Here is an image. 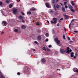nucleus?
I'll list each match as a JSON object with an SVG mask.
<instances>
[{
  "mask_svg": "<svg viewBox=\"0 0 78 78\" xmlns=\"http://www.w3.org/2000/svg\"><path fill=\"white\" fill-rule=\"evenodd\" d=\"M36 10V9L34 8V7H32L31 9L30 10V11H32V12H33L34 11V10Z\"/></svg>",
  "mask_w": 78,
  "mask_h": 78,
  "instance_id": "10",
  "label": "nucleus"
},
{
  "mask_svg": "<svg viewBox=\"0 0 78 78\" xmlns=\"http://www.w3.org/2000/svg\"><path fill=\"white\" fill-rule=\"evenodd\" d=\"M21 13H22V14L23 15H25L24 13L23 12H21Z\"/></svg>",
  "mask_w": 78,
  "mask_h": 78,
  "instance_id": "46",
  "label": "nucleus"
},
{
  "mask_svg": "<svg viewBox=\"0 0 78 78\" xmlns=\"http://www.w3.org/2000/svg\"><path fill=\"white\" fill-rule=\"evenodd\" d=\"M2 2H0V6H2Z\"/></svg>",
  "mask_w": 78,
  "mask_h": 78,
  "instance_id": "30",
  "label": "nucleus"
},
{
  "mask_svg": "<svg viewBox=\"0 0 78 78\" xmlns=\"http://www.w3.org/2000/svg\"><path fill=\"white\" fill-rule=\"evenodd\" d=\"M12 5H9V8H12Z\"/></svg>",
  "mask_w": 78,
  "mask_h": 78,
  "instance_id": "28",
  "label": "nucleus"
},
{
  "mask_svg": "<svg viewBox=\"0 0 78 78\" xmlns=\"http://www.w3.org/2000/svg\"><path fill=\"white\" fill-rule=\"evenodd\" d=\"M37 39H38L39 40H41V36H38L37 37Z\"/></svg>",
  "mask_w": 78,
  "mask_h": 78,
  "instance_id": "16",
  "label": "nucleus"
},
{
  "mask_svg": "<svg viewBox=\"0 0 78 78\" xmlns=\"http://www.w3.org/2000/svg\"><path fill=\"white\" fill-rule=\"evenodd\" d=\"M0 78H5V76H1Z\"/></svg>",
  "mask_w": 78,
  "mask_h": 78,
  "instance_id": "25",
  "label": "nucleus"
},
{
  "mask_svg": "<svg viewBox=\"0 0 78 78\" xmlns=\"http://www.w3.org/2000/svg\"><path fill=\"white\" fill-rule=\"evenodd\" d=\"M48 47L50 48H51L52 47V45H49V46H48Z\"/></svg>",
  "mask_w": 78,
  "mask_h": 78,
  "instance_id": "36",
  "label": "nucleus"
},
{
  "mask_svg": "<svg viewBox=\"0 0 78 78\" xmlns=\"http://www.w3.org/2000/svg\"><path fill=\"white\" fill-rule=\"evenodd\" d=\"M64 29L65 31V32H66V27H64Z\"/></svg>",
  "mask_w": 78,
  "mask_h": 78,
  "instance_id": "41",
  "label": "nucleus"
},
{
  "mask_svg": "<svg viewBox=\"0 0 78 78\" xmlns=\"http://www.w3.org/2000/svg\"><path fill=\"white\" fill-rule=\"evenodd\" d=\"M71 4H72V5H73V6L75 4L73 1H72L71 2Z\"/></svg>",
  "mask_w": 78,
  "mask_h": 78,
  "instance_id": "19",
  "label": "nucleus"
},
{
  "mask_svg": "<svg viewBox=\"0 0 78 78\" xmlns=\"http://www.w3.org/2000/svg\"><path fill=\"white\" fill-rule=\"evenodd\" d=\"M34 43H35L36 44H38L37 42V41H34Z\"/></svg>",
  "mask_w": 78,
  "mask_h": 78,
  "instance_id": "40",
  "label": "nucleus"
},
{
  "mask_svg": "<svg viewBox=\"0 0 78 78\" xmlns=\"http://www.w3.org/2000/svg\"><path fill=\"white\" fill-rule=\"evenodd\" d=\"M60 52L62 54H64L65 52H66V51H65L64 49H60Z\"/></svg>",
  "mask_w": 78,
  "mask_h": 78,
  "instance_id": "4",
  "label": "nucleus"
},
{
  "mask_svg": "<svg viewBox=\"0 0 78 78\" xmlns=\"http://www.w3.org/2000/svg\"><path fill=\"white\" fill-rule=\"evenodd\" d=\"M37 32L38 33H40L41 32V30H37Z\"/></svg>",
  "mask_w": 78,
  "mask_h": 78,
  "instance_id": "27",
  "label": "nucleus"
},
{
  "mask_svg": "<svg viewBox=\"0 0 78 78\" xmlns=\"http://www.w3.org/2000/svg\"><path fill=\"white\" fill-rule=\"evenodd\" d=\"M63 37L64 39H66V37L65 35H63Z\"/></svg>",
  "mask_w": 78,
  "mask_h": 78,
  "instance_id": "44",
  "label": "nucleus"
},
{
  "mask_svg": "<svg viewBox=\"0 0 78 78\" xmlns=\"http://www.w3.org/2000/svg\"><path fill=\"white\" fill-rule=\"evenodd\" d=\"M65 7L66 8H67L68 6L67 5H65Z\"/></svg>",
  "mask_w": 78,
  "mask_h": 78,
  "instance_id": "57",
  "label": "nucleus"
},
{
  "mask_svg": "<svg viewBox=\"0 0 78 78\" xmlns=\"http://www.w3.org/2000/svg\"><path fill=\"white\" fill-rule=\"evenodd\" d=\"M36 25H40V24L39 23H36Z\"/></svg>",
  "mask_w": 78,
  "mask_h": 78,
  "instance_id": "35",
  "label": "nucleus"
},
{
  "mask_svg": "<svg viewBox=\"0 0 78 78\" xmlns=\"http://www.w3.org/2000/svg\"><path fill=\"white\" fill-rule=\"evenodd\" d=\"M24 71L25 72L27 73H29V67L27 66L25 67Z\"/></svg>",
  "mask_w": 78,
  "mask_h": 78,
  "instance_id": "1",
  "label": "nucleus"
},
{
  "mask_svg": "<svg viewBox=\"0 0 78 78\" xmlns=\"http://www.w3.org/2000/svg\"><path fill=\"white\" fill-rule=\"evenodd\" d=\"M57 27H59V23H58L57 24Z\"/></svg>",
  "mask_w": 78,
  "mask_h": 78,
  "instance_id": "49",
  "label": "nucleus"
},
{
  "mask_svg": "<svg viewBox=\"0 0 78 78\" xmlns=\"http://www.w3.org/2000/svg\"><path fill=\"white\" fill-rule=\"evenodd\" d=\"M31 14V12L30 11H29V12H27V14L29 16H30Z\"/></svg>",
  "mask_w": 78,
  "mask_h": 78,
  "instance_id": "17",
  "label": "nucleus"
},
{
  "mask_svg": "<svg viewBox=\"0 0 78 78\" xmlns=\"http://www.w3.org/2000/svg\"><path fill=\"white\" fill-rule=\"evenodd\" d=\"M65 17V20H68V16L66 15V14H64L63 15Z\"/></svg>",
  "mask_w": 78,
  "mask_h": 78,
  "instance_id": "7",
  "label": "nucleus"
},
{
  "mask_svg": "<svg viewBox=\"0 0 78 78\" xmlns=\"http://www.w3.org/2000/svg\"><path fill=\"white\" fill-rule=\"evenodd\" d=\"M46 50H47V51H50V49H48V48H47V49H46Z\"/></svg>",
  "mask_w": 78,
  "mask_h": 78,
  "instance_id": "38",
  "label": "nucleus"
},
{
  "mask_svg": "<svg viewBox=\"0 0 78 78\" xmlns=\"http://www.w3.org/2000/svg\"><path fill=\"white\" fill-rule=\"evenodd\" d=\"M59 1V0H56V2H58Z\"/></svg>",
  "mask_w": 78,
  "mask_h": 78,
  "instance_id": "64",
  "label": "nucleus"
},
{
  "mask_svg": "<svg viewBox=\"0 0 78 78\" xmlns=\"http://www.w3.org/2000/svg\"><path fill=\"white\" fill-rule=\"evenodd\" d=\"M73 58H75V59L76 58V56H74V57H73Z\"/></svg>",
  "mask_w": 78,
  "mask_h": 78,
  "instance_id": "56",
  "label": "nucleus"
},
{
  "mask_svg": "<svg viewBox=\"0 0 78 78\" xmlns=\"http://www.w3.org/2000/svg\"><path fill=\"white\" fill-rule=\"evenodd\" d=\"M73 41H70L69 42V43H73Z\"/></svg>",
  "mask_w": 78,
  "mask_h": 78,
  "instance_id": "59",
  "label": "nucleus"
},
{
  "mask_svg": "<svg viewBox=\"0 0 78 78\" xmlns=\"http://www.w3.org/2000/svg\"><path fill=\"white\" fill-rule=\"evenodd\" d=\"M74 20V19L72 20L71 21V23H72V22H73V21Z\"/></svg>",
  "mask_w": 78,
  "mask_h": 78,
  "instance_id": "50",
  "label": "nucleus"
},
{
  "mask_svg": "<svg viewBox=\"0 0 78 78\" xmlns=\"http://www.w3.org/2000/svg\"><path fill=\"white\" fill-rule=\"evenodd\" d=\"M18 18L20 19H22L23 18V17L22 16H19Z\"/></svg>",
  "mask_w": 78,
  "mask_h": 78,
  "instance_id": "18",
  "label": "nucleus"
},
{
  "mask_svg": "<svg viewBox=\"0 0 78 78\" xmlns=\"http://www.w3.org/2000/svg\"><path fill=\"white\" fill-rule=\"evenodd\" d=\"M67 2H64V5H67Z\"/></svg>",
  "mask_w": 78,
  "mask_h": 78,
  "instance_id": "31",
  "label": "nucleus"
},
{
  "mask_svg": "<svg viewBox=\"0 0 78 78\" xmlns=\"http://www.w3.org/2000/svg\"><path fill=\"white\" fill-rule=\"evenodd\" d=\"M72 50L71 49H70L69 50H68L66 51V53L67 54H69V52H71Z\"/></svg>",
  "mask_w": 78,
  "mask_h": 78,
  "instance_id": "11",
  "label": "nucleus"
},
{
  "mask_svg": "<svg viewBox=\"0 0 78 78\" xmlns=\"http://www.w3.org/2000/svg\"><path fill=\"white\" fill-rule=\"evenodd\" d=\"M56 7L57 9H59L60 8L58 4L56 5Z\"/></svg>",
  "mask_w": 78,
  "mask_h": 78,
  "instance_id": "21",
  "label": "nucleus"
},
{
  "mask_svg": "<svg viewBox=\"0 0 78 78\" xmlns=\"http://www.w3.org/2000/svg\"><path fill=\"white\" fill-rule=\"evenodd\" d=\"M17 10L16 9H13L12 10L14 14H16L17 12Z\"/></svg>",
  "mask_w": 78,
  "mask_h": 78,
  "instance_id": "2",
  "label": "nucleus"
},
{
  "mask_svg": "<svg viewBox=\"0 0 78 78\" xmlns=\"http://www.w3.org/2000/svg\"><path fill=\"white\" fill-rule=\"evenodd\" d=\"M57 70H59V71L60 70V69H57Z\"/></svg>",
  "mask_w": 78,
  "mask_h": 78,
  "instance_id": "62",
  "label": "nucleus"
},
{
  "mask_svg": "<svg viewBox=\"0 0 78 78\" xmlns=\"http://www.w3.org/2000/svg\"><path fill=\"white\" fill-rule=\"evenodd\" d=\"M20 1V0H17V2H19Z\"/></svg>",
  "mask_w": 78,
  "mask_h": 78,
  "instance_id": "55",
  "label": "nucleus"
},
{
  "mask_svg": "<svg viewBox=\"0 0 78 78\" xmlns=\"http://www.w3.org/2000/svg\"><path fill=\"white\" fill-rule=\"evenodd\" d=\"M58 14V13L57 12H56L55 13V15H56Z\"/></svg>",
  "mask_w": 78,
  "mask_h": 78,
  "instance_id": "54",
  "label": "nucleus"
},
{
  "mask_svg": "<svg viewBox=\"0 0 78 78\" xmlns=\"http://www.w3.org/2000/svg\"><path fill=\"white\" fill-rule=\"evenodd\" d=\"M17 75H19V76L20 75V72H18V73H17Z\"/></svg>",
  "mask_w": 78,
  "mask_h": 78,
  "instance_id": "42",
  "label": "nucleus"
},
{
  "mask_svg": "<svg viewBox=\"0 0 78 78\" xmlns=\"http://www.w3.org/2000/svg\"><path fill=\"white\" fill-rule=\"evenodd\" d=\"M6 2L7 3H9V1L8 0H6Z\"/></svg>",
  "mask_w": 78,
  "mask_h": 78,
  "instance_id": "45",
  "label": "nucleus"
},
{
  "mask_svg": "<svg viewBox=\"0 0 78 78\" xmlns=\"http://www.w3.org/2000/svg\"><path fill=\"white\" fill-rule=\"evenodd\" d=\"M22 22H23V23H24L25 22V21L24 20L22 19Z\"/></svg>",
  "mask_w": 78,
  "mask_h": 78,
  "instance_id": "43",
  "label": "nucleus"
},
{
  "mask_svg": "<svg viewBox=\"0 0 78 78\" xmlns=\"http://www.w3.org/2000/svg\"><path fill=\"white\" fill-rule=\"evenodd\" d=\"M2 24H4V25H5V26H6L7 23L5 21H4L2 22Z\"/></svg>",
  "mask_w": 78,
  "mask_h": 78,
  "instance_id": "9",
  "label": "nucleus"
},
{
  "mask_svg": "<svg viewBox=\"0 0 78 78\" xmlns=\"http://www.w3.org/2000/svg\"><path fill=\"white\" fill-rule=\"evenodd\" d=\"M63 20V18H61L60 19V20Z\"/></svg>",
  "mask_w": 78,
  "mask_h": 78,
  "instance_id": "53",
  "label": "nucleus"
},
{
  "mask_svg": "<svg viewBox=\"0 0 78 78\" xmlns=\"http://www.w3.org/2000/svg\"><path fill=\"white\" fill-rule=\"evenodd\" d=\"M68 39L70 41V38H69V37H68Z\"/></svg>",
  "mask_w": 78,
  "mask_h": 78,
  "instance_id": "51",
  "label": "nucleus"
},
{
  "mask_svg": "<svg viewBox=\"0 0 78 78\" xmlns=\"http://www.w3.org/2000/svg\"><path fill=\"white\" fill-rule=\"evenodd\" d=\"M53 20L54 21L55 24L57 22V19L55 18H53Z\"/></svg>",
  "mask_w": 78,
  "mask_h": 78,
  "instance_id": "6",
  "label": "nucleus"
},
{
  "mask_svg": "<svg viewBox=\"0 0 78 78\" xmlns=\"http://www.w3.org/2000/svg\"><path fill=\"white\" fill-rule=\"evenodd\" d=\"M50 12L53 13L54 12V11L53 10H51L50 11Z\"/></svg>",
  "mask_w": 78,
  "mask_h": 78,
  "instance_id": "39",
  "label": "nucleus"
},
{
  "mask_svg": "<svg viewBox=\"0 0 78 78\" xmlns=\"http://www.w3.org/2000/svg\"><path fill=\"white\" fill-rule=\"evenodd\" d=\"M78 55L77 54V53H75V56H77Z\"/></svg>",
  "mask_w": 78,
  "mask_h": 78,
  "instance_id": "48",
  "label": "nucleus"
},
{
  "mask_svg": "<svg viewBox=\"0 0 78 78\" xmlns=\"http://www.w3.org/2000/svg\"><path fill=\"white\" fill-rule=\"evenodd\" d=\"M26 27L24 25H23L21 27V28L23 29H25L26 28Z\"/></svg>",
  "mask_w": 78,
  "mask_h": 78,
  "instance_id": "14",
  "label": "nucleus"
},
{
  "mask_svg": "<svg viewBox=\"0 0 78 78\" xmlns=\"http://www.w3.org/2000/svg\"><path fill=\"white\" fill-rule=\"evenodd\" d=\"M45 5L47 8H51V6H50V5H49L48 3V2L46 3Z\"/></svg>",
  "mask_w": 78,
  "mask_h": 78,
  "instance_id": "3",
  "label": "nucleus"
},
{
  "mask_svg": "<svg viewBox=\"0 0 78 78\" xmlns=\"http://www.w3.org/2000/svg\"><path fill=\"white\" fill-rule=\"evenodd\" d=\"M48 38H47L45 40L46 42H48Z\"/></svg>",
  "mask_w": 78,
  "mask_h": 78,
  "instance_id": "33",
  "label": "nucleus"
},
{
  "mask_svg": "<svg viewBox=\"0 0 78 78\" xmlns=\"http://www.w3.org/2000/svg\"><path fill=\"white\" fill-rule=\"evenodd\" d=\"M69 49H70V48H69V47H67V50H69Z\"/></svg>",
  "mask_w": 78,
  "mask_h": 78,
  "instance_id": "47",
  "label": "nucleus"
},
{
  "mask_svg": "<svg viewBox=\"0 0 78 78\" xmlns=\"http://www.w3.org/2000/svg\"><path fill=\"white\" fill-rule=\"evenodd\" d=\"M54 8H55V10H56L57 9H56V7H55V4L54 5Z\"/></svg>",
  "mask_w": 78,
  "mask_h": 78,
  "instance_id": "37",
  "label": "nucleus"
},
{
  "mask_svg": "<svg viewBox=\"0 0 78 78\" xmlns=\"http://www.w3.org/2000/svg\"><path fill=\"white\" fill-rule=\"evenodd\" d=\"M70 10H71V11L72 12H73V13H74V12H75V10H73V9H70Z\"/></svg>",
  "mask_w": 78,
  "mask_h": 78,
  "instance_id": "20",
  "label": "nucleus"
},
{
  "mask_svg": "<svg viewBox=\"0 0 78 78\" xmlns=\"http://www.w3.org/2000/svg\"><path fill=\"white\" fill-rule=\"evenodd\" d=\"M73 70L75 72L78 73V69L77 68H74V69H73Z\"/></svg>",
  "mask_w": 78,
  "mask_h": 78,
  "instance_id": "5",
  "label": "nucleus"
},
{
  "mask_svg": "<svg viewBox=\"0 0 78 78\" xmlns=\"http://www.w3.org/2000/svg\"><path fill=\"white\" fill-rule=\"evenodd\" d=\"M46 62V60L45 58H43V59H42L41 62L44 63Z\"/></svg>",
  "mask_w": 78,
  "mask_h": 78,
  "instance_id": "8",
  "label": "nucleus"
},
{
  "mask_svg": "<svg viewBox=\"0 0 78 78\" xmlns=\"http://www.w3.org/2000/svg\"><path fill=\"white\" fill-rule=\"evenodd\" d=\"M74 33H78V31H74Z\"/></svg>",
  "mask_w": 78,
  "mask_h": 78,
  "instance_id": "58",
  "label": "nucleus"
},
{
  "mask_svg": "<svg viewBox=\"0 0 78 78\" xmlns=\"http://www.w3.org/2000/svg\"><path fill=\"white\" fill-rule=\"evenodd\" d=\"M42 49H43V50H45V51H46V48L45 47H43V48H42Z\"/></svg>",
  "mask_w": 78,
  "mask_h": 78,
  "instance_id": "23",
  "label": "nucleus"
},
{
  "mask_svg": "<svg viewBox=\"0 0 78 78\" xmlns=\"http://www.w3.org/2000/svg\"><path fill=\"white\" fill-rule=\"evenodd\" d=\"M32 50L34 51H35V49H32Z\"/></svg>",
  "mask_w": 78,
  "mask_h": 78,
  "instance_id": "61",
  "label": "nucleus"
},
{
  "mask_svg": "<svg viewBox=\"0 0 78 78\" xmlns=\"http://www.w3.org/2000/svg\"><path fill=\"white\" fill-rule=\"evenodd\" d=\"M56 43L57 44H59L60 43V41L59 40H58L57 41H56Z\"/></svg>",
  "mask_w": 78,
  "mask_h": 78,
  "instance_id": "22",
  "label": "nucleus"
},
{
  "mask_svg": "<svg viewBox=\"0 0 78 78\" xmlns=\"http://www.w3.org/2000/svg\"><path fill=\"white\" fill-rule=\"evenodd\" d=\"M61 20H59V22L60 23V22H61Z\"/></svg>",
  "mask_w": 78,
  "mask_h": 78,
  "instance_id": "63",
  "label": "nucleus"
},
{
  "mask_svg": "<svg viewBox=\"0 0 78 78\" xmlns=\"http://www.w3.org/2000/svg\"><path fill=\"white\" fill-rule=\"evenodd\" d=\"M70 27H71V23H70L69 26V28L70 30H71V29Z\"/></svg>",
  "mask_w": 78,
  "mask_h": 78,
  "instance_id": "34",
  "label": "nucleus"
},
{
  "mask_svg": "<svg viewBox=\"0 0 78 78\" xmlns=\"http://www.w3.org/2000/svg\"><path fill=\"white\" fill-rule=\"evenodd\" d=\"M47 22L48 23H49V21L48 20H47Z\"/></svg>",
  "mask_w": 78,
  "mask_h": 78,
  "instance_id": "60",
  "label": "nucleus"
},
{
  "mask_svg": "<svg viewBox=\"0 0 78 78\" xmlns=\"http://www.w3.org/2000/svg\"><path fill=\"white\" fill-rule=\"evenodd\" d=\"M73 55H74V53L71 52V55H70L71 57H73Z\"/></svg>",
  "mask_w": 78,
  "mask_h": 78,
  "instance_id": "13",
  "label": "nucleus"
},
{
  "mask_svg": "<svg viewBox=\"0 0 78 78\" xmlns=\"http://www.w3.org/2000/svg\"><path fill=\"white\" fill-rule=\"evenodd\" d=\"M51 22L52 23H54L55 24V23H54V22H53L52 21H51Z\"/></svg>",
  "mask_w": 78,
  "mask_h": 78,
  "instance_id": "52",
  "label": "nucleus"
},
{
  "mask_svg": "<svg viewBox=\"0 0 78 78\" xmlns=\"http://www.w3.org/2000/svg\"><path fill=\"white\" fill-rule=\"evenodd\" d=\"M55 3V0H53L52 1V3L54 4Z\"/></svg>",
  "mask_w": 78,
  "mask_h": 78,
  "instance_id": "26",
  "label": "nucleus"
},
{
  "mask_svg": "<svg viewBox=\"0 0 78 78\" xmlns=\"http://www.w3.org/2000/svg\"><path fill=\"white\" fill-rule=\"evenodd\" d=\"M58 39L57 38H55V41H58Z\"/></svg>",
  "mask_w": 78,
  "mask_h": 78,
  "instance_id": "29",
  "label": "nucleus"
},
{
  "mask_svg": "<svg viewBox=\"0 0 78 78\" xmlns=\"http://www.w3.org/2000/svg\"><path fill=\"white\" fill-rule=\"evenodd\" d=\"M18 31V30L17 29H15L14 30V31L15 32H17Z\"/></svg>",
  "mask_w": 78,
  "mask_h": 78,
  "instance_id": "32",
  "label": "nucleus"
},
{
  "mask_svg": "<svg viewBox=\"0 0 78 78\" xmlns=\"http://www.w3.org/2000/svg\"><path fill=\"white\" fill-rule=\"evenodd\" d=\"M62 9L63 12H66V9H65V8L64 7L62 8Z\"/></svg>",
  "mask_w": 78,
  "mask_h": 78,
  "instance_id": "15",
  "label": "nucleus"
},
{
  "mask_svg": "<svg viewBox=\"0 0 78 78\" xmlns=\"http://www.w3.org/2000/svg\"><path fill=\"white\" fill-rule=\"evenodd\" d=\"M45 35L47 37H48L49 36V34L48 33H46Z\"/></svg>",
  "mask_w": 78,
  "mask_h": 78,
  "instance_id": "24",
  "label": "nucleus"
},
{
  "mask_svg": "<svg viewBox=\"0 0 78 78\" xmlns=\"http://www.w3.org/2000/svg\"><path fill=\"white\" fill-rule=\"evenodd\" d=\"M68 7L69 8V9H72V8H73V7L72 6V5H68Z\"/></svg>",
  "mask_w": 78,
  "mask_h": 78,
  "instance_id": "12",
  "label": "nucleus"
}]
</instances>
